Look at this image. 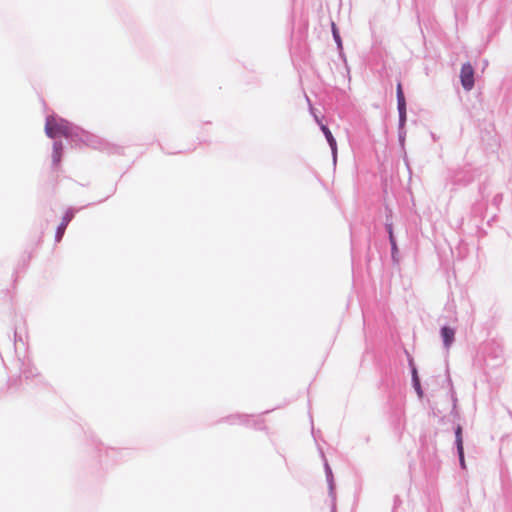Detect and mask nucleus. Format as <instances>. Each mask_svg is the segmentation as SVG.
Segmentation results:
<instances>
[{
    "instance_id": "obj_1",
    "label": "nucleus",
    "mask_w": 512,
    "mask_h": 512,
    "mask_svg": "<svg viewBox=\"0 0 512 512\" xmlns=\"http://www.w3.org/2000/svg\"><path fill=\"white\" fill-rule=\"evenodd\" d=\"M70 123L64 119L49 116L45 123V133L50 138L70 135Z\"/></svg>"
},
{
    "instance_id": "obj_2",
    "label": "nucleus",
    "mask_w": 512,
    "mask_h": 512,
    "mask_svg": "<svg viewBox=\"0 0 512 512\" xmlns=\"http://www.w3.org/2000/svg\"><path fill=\"white\" fill-rule=\"evenodd\" d=\"M460 79H461V84L465 90L469 91L473 88V86H474V69L469 63H466L462 66L461 73H460Z\"/></svg>"
},
{
    "instance_id": "obj_3",
    "label": "nucleus",
    "mask_w": 512,
    "mask_h": 512,
    "mask_svg": "<svg viewBox=\"0 0 512 512\" xmlns=\"http://www.w3.org/2000/svg\"><path fill=\"white\" fill-rule=\"evenodd\" d=\"M316 121L319 123L320 125V128L322 130V132L324 133L326 139H327V142L329 143V146L331 148V151H332V155H333V160L334 162H336V158H337V143H336V140L335 138L333 137L331 131L329 130V128L324 125L323 123L320 122V120L316 117Z\"/></svg>"
},
{
    "instance_id": "obj_4",
    "label": "nucleus",
    "mask_w": 512,
    "mask_h": 512,
    "mask_svg": "<svg viewBox=\"0 0 512 512\" xmlns=\"http://www.w3.org/2000/svg\"><path fill=\"white\" fill-rule=\"evenodd\" d=\"M52 168L59 170L61 160L63 157V144L61 142H54L52 151Z\"/></svg>"
},
{
    "instance_id": "obj_5",
    "label": "nucleus",
    "mask_w": 512,
    "mask_h": 512,
    "mask_svg": "<svg viewBox=\"0 0 512 512\" xmlns=\"http://www.w3.org/2000/svg\"><path fill=\"white\" fill-rule=\"evenodd\" d=\"M441 335L446 348H449L454 341L455 331L450 327H443Z\"/></svg>"
},
{
    "instance_id": "obj_6",
    "label": "nucleus",
    "mask_w": 512,
    "mask_h": 512,
    "mask_svg": "<svg viewBox=\"0 0 512 512\" xmlns=\"http://www.w3.org/2000/svg\"><path fill=\"white\" fill-rule=\"evenodd\" d=\"M455 435H456L458 454L462 457L463 440H462V428L460 426L457 427Z\"/></svg>"
},
{
    "instance_id": "obj_7",
    "label": "nucleus",
    "mask_w": 512,
    "mask_h": 512,
    "mask_svg": "<svg viewBox=\"0 0 512 512\" xmlns=\"http://www.w3.org/2000/svg\"><path fill=\"white\" fill-rule=\"evenodd\" d=\"M398 106L406 105L402 84L399 82L396 88Z\"/></svg>"
},
{
    "instance_id": "obj_8",
    "label": "nucleus",
    "mask_w": 512,
    "mask_h": 512,
    "mask_svg": "<svg viewBox=\"0 0 512 512\" xmlns=\"http://www.w3.org/2000/svg\"><path fill=\"white\" fill-rule=\"evenodd\" d=\"M398 111H399L400 123H401V125H403L406 120V105L398 106Z\"/></svg>"
},
{
    "instance_id": "obj_9",
    "label": "nucleus",
    "mask_w": 512,
    "mask_h": 512,
    "mask_svg": "<svg viewBox=\"0 0 512 512\" xmlns=\"http://www.w3.org/2000/svg\"><path fill=\"white\" fill-rule=\"evenodd\" d=\"M413 381H414V384H415V388L417 390V393L418 395L421 397L422 396V390H421V387H420V383H419V379L417 377V372L416 370L413 371Z\"/></svg>"
},
{
    "instance_id": "obj_10",
    "label": "nucleus",
    "mask_w": 512,
    "mask_h": 512,
    "mask_svg": "<svg viewBox=\"0 0 512 512\" xmlns=\"http://www.w3.org/2000/svg\"><path fill=\"white\" fill-rule=\"evenodd\" d=\"M332 30H333V35H334V38L337 42H340V36L338 34V31H337V28H336V25L334 23H332Z\"/></svg>"
},
{
    "instance_id": "obj_11",
    "label": "nucleus",
    "mask_w": 512,
    "mask_h": 512,
    "mask_svg": "<svg viewBox=\"0 0 512 512\" xmlns=\"http://www.w3.org/2000/svg\"><path fill=\"white\" fill-rule=\"evenodd\" d=\"M66 228V224H62L59 228H58V232H57V238L58 240H60V238L62 237V234L64 232Z\"/></svg>"
},
{
    "instance_id": "obj_12",
    "label": "nucleus",
    "mask_w": 512,
    "mask_h": 512,
    "mask_svg": "<svg viewBox=\"0 0 512 512\" xmlns=\"http://www.w3.org/2000/svg\"><path fill=\"white\" fill-rule=\"evenodd\" d=\"M389 239H390V243H391V246H392V251L394 253V252L397 251V246H396L394 235H391V237H389Z\"/></svg>"
},
{
    "instance_id": "obj_13",
    "label": "nucleus",
    "mask_w": 512,
    "mask_h": 512,
    "mask_svg": "<svg viewBox=\"0 0 512 512\" xmlns=\"http://www.w3.org/2000/svg\"><path fill=\"white\" fill-rule=\"evenodd\" d=\"M459 458H460V462H461V465L462 467L465 466V462H464V450L462 449V457L459 455Z\"/></svg>"
},
{
    "instance_id": "obj_14",
    "label": "nucleus",
    "mask_w": 512,
    "mask_h": 512,
    "mask_svg": "<svg viewBox=\"0 0 512 512\" xmlns=\"http://www.w3.org/2000/svg\"><path fill=\"white\" fill-rule=\"evenodd\" d=\"M387 230H388V233H389V237H391V235H393L392 225H387Z\"/></svg>"
}]
</instances>
